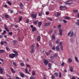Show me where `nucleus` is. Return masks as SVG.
Instances as JSON below:
<instances>
[{
    "label": "nucleus",
    "mask_w": 79,
    "mask_h": 79,
    "mask_svg": "<svg viewBox=\"0 0 79 79\" xmlns=\"http://www.w3.org/2000/svg\"><path fill=\"white\" fill-rule=\"evenodd\" d=\"M13 52L14 53H15V55H18V52H16L15 51H14Z\"/></svg>",
    "instance_id": "obj_33"
},
{
    "label": "nucleus",
    "mask_w": 79,
    "mask_h": 79,
    "mask_svg": "<svg viewBox=\"0 0 79 79\" xmlns=\"http://www.w3.org/2000/svg\"><path fill=\"white\" fill-rule=\"evenodd\" d=\"M13 42L14 44V45H16V44L17 43V41L16 40H14L13 41Z\"/></svg>",
    "instance_id": "obj_15"
},
{
    "label": "nucleus",
    "mask_w": 79,
    "mask_h": 79,
    "mask_svg": "<svg viewBox=\"0 0 79 79\" xmlns=\"http://www.w3.org/2000/svg\"><path fill=\"white\" fill-rule=\"evenodd\" d=\"M54 74L56 77H58V73L57 72L55 73H54Z\"/></svg>",
    "instance_id": "obj_26"
},
{
    "label": "nucleus",
    "mask_w": 79,
    "mask_h": 79,
    "mask_svg": "<svg viewBox=\"0 0 79 79\" xmlns=\"http://www.w3.org/2000/svg\"><path fill=\"white\" fill-rule=\"evenodd\" d=\"M20 65H21V66H22V67L24 66V64L23 63H21L20 64Z\"/></svg>",
    "instance_id": "obj_45"
},
{
    "label": "nucleus",
    "mask_w": 79,
    "mask_h": 79,
    "mask_svg": "<svg viewBox=\"0 0 79 79\" xmlns=\"http://www.w3.org/2000/svg\"><path fill=\"white\" fill-rule=\"evenodd\" d=\"M66 8V6H60V10H61V11H62V10H63V8Z\"/></svg>",
    "instance_id": "obj_5"
},
{
    "label": "nucleus",
    "mask_w": 79,
    "mask_h": 79,
    "mask_svg": "<svg viewBox=\"0 0 79 79\" xmlns=\"http://www.w3.org/2000/svg\"><path fill=\"white\" fill-rule=\"evenodd\" d=\"M10 70L12 73H15V71L13 68H10Z\"/></svg>",
    "instance_id": "obj_8"
},
{
    "label": "nucleus",
    "mask_w": 79,
    "mask_h": 79,
    "mask_svg": "<svg viewBox=\"0 0 79 79\" xmlns=\"http://www.w3.org/2000/svg\"><path fill=\"white\" fill-rule=\"evenodd\" d=\"M10 13H13V10H11L10 11Z\"/></svg>",
    "instance_id": "obj_62"
},
{
    "label": "nucleus",
    "mask_w": 79,
    "mask_h": 79,
    "mask_svg": "<svg viewBox=\"0 0 79 79\" xmlns=\"http://www.w3.org/2000/svg\"><path fill=\"white\" fill-rule=\"evenodd\" d=\"M75 59L77 62H79V60H78L77 58L76 57H75Z\"/></svg>",
    "instance_id": "obj_29"
},
{
    "label": "nucleus",
    "mask_w": 79,
    "mask_h": 79,
    "mask_svg": "<svg viewBox=\"0 0 79 79\" xmlns=\"http://www.w3.org/2000/svg\"><path fill=\"white\" fill-rule=\"evenodd\" d=\"M31 16L33 18H34V19H35V18H36V17H37V15L34 14H31Z\"/></svg>",
    "instance_id": "obj_4"
},
{
    "label": "nucleus",
    "mask_w": 79,
    "mask_h": 79,
    "mask_svg": "<svg viewBox=\"0 0 79 79\" xmlns=\"http://www.w3.org/2000/svg\"><path fill=\"white\" fill-rule=\"evenodd\" d=\"M57 15H56V17H58V16H60L61 15V14L59 12H57Z\"/></svg>",
    "instance_id": "obj_11"
},
{
    "label": "nucleus",
    "mask_w": 79,
    "mask_h": 79,
    "mask_svg": "<svg viewBox=\"0 0 79 79\" xmlns=\"http://www.w3.org/2000/svg\"><path fill=\"white\" fill-rule=\"evenodd\" d=\"M48 19H49V21H52V19H51V18L50 17H48Z\"/></svg>",
    "instance_id": "obj_41"
},
{
    "label": "nucleus",
    "mask_w": 79,
    "mask_h": 79,
    "mask_svg": "<svg viewBox=\"0 0 79 79\" xmlns=\"http://www.w3.org/2000/svg\"><path fill=\"white\" fill-rule=\"evenodd\" d=\"M76 24H77V26H79V23L78 22H77L76 23Z\"/></svg>",
    "instance_id": "obj_60"
},
{
    "label": "nucleus",
    "mask_w": 79,
    "mask_h": 79,
    "mask_svg": "<svg viewBox=\"0 0 79 79\" xmlns=\"http://www.w3.org/2000/svg\"><path fill=\"white\" fill-rule=\"evenodd\" d=\"M59 35H62V30L61 29H60L59 30Z\"/></svg>",
    "instance_id": "obj_10"
},
{
    "label": "nucleus",
    "mask_w": 79,
    "mask_h": 79,
    "mask_svg": "<svg viewBox=\"0 0 79 79\" xmlns=\"http://www.w3.org/2000/svg\"><path fill=\"white\" fill-rule=\"evenodd\" d=\"M52 40H54V39H55V36L54 35H52Z\"/></svg>",
    "instance_id": "obj_23"
},
{
    "label": "nucleus",
    "mask_w": 79,
    "mask_h": 79,
    "mask_svg": "<svg viewBox=\"0 0 79 79\" xmlns=\"http://www.w3.org/2000/svg\"><path fill=\"white\" fill-rule=\"evenodd\" d=\"M65 5H70V3L66 2V3H65Z\"/></svg>",
    "instance_id": "obj_58"
},
{
    "label": "nucleus",
    "mask_w": 79,
    "mask_h": 79,
    "mask_svg": "<svg viewBox=\"0 0 79 79\" xmlns=\"http://www.w3.org/2000/svg\"><path fill=\"white\" fill-rule=\"evenodd\" d=\"M61 73L60 72L59 77H60V78H61Z\"/></svg>",
    "instance_id": "obj_43"
},
{
    "label": "nucleus",
    "mask_w": 79,
    "mask_h": 79,
    "mask_svg": "<svg viewBox=\"0 0 79 79\" xmlns=\"http://www.w3.org/2000/svg\"><path fill=\"white\" fill-rule=\"evenodd\" d=\"M15 79H19V77H16Z\"/></svg>",
    "instance_id": "obj_64"
},
{
    "label": "nucleus",
    "mask_w": 79,
    "mask_h": 79,
    "mask_svg": "<svg viewBox=\"0 0 79 79\" xmlns=\"http://www.w3.org/2000/svg\"><path fill=\"white\" fill-rule=\"evenodd\" d=\"M72 60H71V58H69V63H71L72 62Z\"/></svg>",
    "instance_id": "obj_22"
},
{
    "label": "nucleus",
    "mask_w": 79,
    "mask_h": 79,
    "mask_svg": "<svg viewBox=\"0 0 79 79\" xmlns=\"http://www.w3.org/2000/svg\"><path fill=\"white\" fill-rule=\"evenodd\" d=\"M45 53L47 56H48V55H50V53H49V52L46 51L45 52Z\"/></svg>",
    "instance_id": "obj_20"
},
{
    "label": "nucleus",
    "mask_w": 79,
    "mask_h": 79,
    "mask_svg": "<svg viewBox=\"0 0 79 79\" xmlns=\"http://www.w3.org/2000/svg\"><path fill=\"white\" fill-rule=\"evenodd\" d=\"M49 61L51 62V63H54V61H53V60L52 59H49Z\"/></svg>",
    "instance_id": "obj_31"
},
{
    "label": "nucleus",
    "mask_w": 79,
    "mask_h": 79,
    "mask_svg": "<svg viewBox=\"0 0 79 79\" xmlns=\"http://www.w3.org/2000/svg\"><path fill=\"white\" fill-rule=\"evenodd\" d=\"M5 29L7 32H9V30L8 29V27H6Z\"/></svg>",
    "instance_id": "obj_40"
},
{
    "label": "nucleus",
    "mask_w": 79,
    "mask_h": 79,
    "mask_svg": "<svg viewBox=\"0 0 79 79\" xmlns=\"http://www.w3.org/2000/svg\"><path fill=\"white\" fill-rule=\"evenodd\" d=\"M60 50L62 51V50H63V46H61L60 47Z\"/></svg>",
    "instance_id": "obj_53"
},
{
    "label": "nucleus",
    "mask_w": 79,
    "mask_h": 79,
    "mask_svg": "<svg viewBox=\"0 0 79 79\" xmlns=\"http://www.w3.org/2000/svg\"><path fill=\"white\" fill-rule=\"evenodd\" d=\"M72 79H76V77H72Z\"/></svg>",
    "instance_id": "obj_63"
},
{
    "label": "nucleus",
    "mask_w": 79,
    "mask_h": 79,
    "mask_svg": "<svg viewBox=\"0 0 79 79\" xmlns=\"http://www.w3.org/2000/svg\"><path fill=\"white\" fill-rule=\"evenodd\" d=\"M30 79H35V77L33 76H31L30 77Z\"/></svg>",
    "instance_id": "obj_32"
},
{
    "label": "nucleus",
    "mask_w": 79,
    "mask_h": 79,
    "mask_svg": "<svg viewBox=\"0 0 79 79\" xmlns=\"http://www.w3.org/2000/svg\"><path fill=\"white\" fill-rule=\"evenodd\" d=\"M63 21L64 23L65 24V23H66L67 22V21L66 20H63Z\"/></svg>",
    "instance_id": "obj_54"
},
{
    "label": "nucleus",
    "mask_w": 79,
    "mask_h": 79,
    "mask_svg": "<svg viewBox=\"0 0 79 79\" xmlns=\"http://www.w3.org/2000/svg\"><path fill=\"white\" fill-rule=\"evenodd\" d=\"M61 66H64V63L63 62L61 64Z\"/></svg>",
    "instance_id": "obj_52"
},
{
    "label": "nucleus",
    "mask_w": 79,
    "mask_h": 79,
    "mask_svg": "<svg viewBox=\"0 0 79 79\" xmlns=\"http://www.w3.org/2000/svg\"><path fill=\"white\" fill-rule=\"evenodd\" d=\"M37 40L38 41H40V36H38L37 38Z\"/></svg>",
    "instance_id": "obj_13"
},
{
    "label": "nucleus",
    "mask_w": 79,
    "mask_h": 79,
    "mask_svg": "<svg viewBox=\"0 0 79 79\" xmlns=\"http://www.w3.org/2000/svg\"><path fill=\"white\" fill-rule=\"evenodd\" d=\"M20 76L22 77H24V74L23 73H20Z\"/></svg>",
    "instance_id": "obj_17"
},
{
    "label": "nucleus",
    "mask_w": 79,
    "mask_h": 79,
    "mask_svg": "<svg viewBox=\"0 0 79 79\" xmlns=\"http://www.w3.org/2000/svg\"><path fill=\"white\" fill-rule=\"evenodd\" d=\"M23 19V17L22 16H20V18H19V21L20 22Z\"/></svg>",
    "instance_id": "obj_30"
},
{
    "label": "nucleus",
    "mask_w": 79,
    "mask_h": 79,
    "mask_svg": "<svg viewBox=\"0 0 79 79\" xmlns=\"http://www.w3.org/2000/svg\"><path fill=\"white\" fill-rule=\"evenodd\" d=\"M26 67H29V68H31V67H30V65L29 64H26Z\"/></svg>",
    "instance_id": "obj_44"
},
{
    "label": "nucleus",
    "mask_w": 79,
    "mask_h": 79,
    "mask_svg": "<svg viewBox=\"0 0 79 79\" xmlns=\"http://www.w3.org/2000/svg\"><path fill=\"white\" fill-rule=\"evenodd\" d=\"M36 30H37V28H36V27H33L32 28V32H34V31H36Z\"/></svg>",
    "instance_id": "obj_9"
},
{
    "label": "nucleus",
    "mask_w": 79,
    "mask_h": 79,
    "mask_svg": "<svg viewBox=\"0 0 79 79\" xmlns=\"http://www.w3.org/2000/svg\"><path fill=\"white\" fill-rule=\"evenodd\" d=\"M34 45H32L31 46L30 52L31 53H34Z\"/></svg>",
    "instance_id": "obj_1"
},
{
    "label": "nucleus",
    "mask_w": 79,
    "mask_h": 79,
    "mask_svg": "<svg viewBox=\"0 0 79 79\" xmlns=\"http://www.w3.org/2000/svg\"><path fill=\"white\" fill-rule=\"evenodd\" d=\"M71 31H70L69 33L68 34V36H69L70 34H71Z\"/></svg>",
    "instance_id": "obj_46"
},
{
    "label": "nucleus",
    "mask_w": 79,
    "mask_h": 79,
    "mask_svg": "<svg viewBox=\"0 0 79 79\" xmlns=\"http://www.w3.org/2000/svg\"><path fill=\"white\" fill-rule=\"evenodd\" d=\"M51 78L52 79H55V76L54 75H52L51 76Z\"/></svg>",
    "instance_id": "obj_49"
},
{
    "label": "nucleus",
    "mask_w": 79,
    "mask_h": 79,
    "mask_svg": "<svg viewBox=\"0 0 79 79\" xmlns=\"http://www.w3.org/2000/svg\"><path fill=\"white\" fill-rule=\"evenodd\" d=\"M20 6H23V3L21 2H20Z\"/></svg>",
    "instance_id": "obj_51"
},
{
    "label": "nucleus",
    "mask_w": 79,
    "mask_h": 79,
    "mask_svg": "<svg viewBox=\"0 0 79 79\" xmlns=\"http://www.w3.org/2000/svg\"><path fill=\"white\" fill-rule=\"evenodd\" d=\"M48 67H49V68H51L52 67V65H51V64L49 63L48 64Z\"/></svg>",
    "instance_id": "obj_50"
},
{
    "label": "nucleus",
    "mask_w": 79,
    "mask_h": 79,
    "mask_svg": "<svg viewBox=\"0 0 79 79\" xmlns=\"http://www.w3.org/2000/svg\"><path fill=\"white\" fill-rule=\"evenodd\" d=\"M52 50H55V47H53L52 48Z\"/></svg>",
    "instance_id": "obj_56"
},
{
    "label": "nucleus",
    "mask_w": 79,
    "mask_h": 79,
    "mask_svg": "<svg viewBox=\"0 0 79 79\" xmlns=\"http://www.w3.org/2000/svg\"><path fill=\"white\" fill-rule=\"evenodd\" d=\"M3 43H4V44H8V43H7V42L6 41H4Z\"/></svg>",
    "instance_id": "obj_61"
},
{
    "label": "nucleus",
    "mask_w": 79,
    "mask_h": 79,
    "mask_svg": "<svg viewBox=\"0 0 79 79\" xmlns=\"http://www.w3.org/2000/svg\"><path fill=\"white\" fill-rule=\"evenodd\" d=\"M37 23H39V21L38 20H36V21H34L33 23L35 25H37Z\"/></svg>",
    "instance_id": "obj_19"
},
{
    "label": "nucleus",
    "mask_w": 79,
    "mask_h": 79,
    "mask_svg": "<svg viewBox=\"0 0 79 79\" xmlns=\"http://www.w3.org/2000/svg\"><path fill=\"white\" fill-rule=\"evenodd\" d=\"M44 63L45 65H47L48 64V61L47 60L45 59L44 61Z\"/></svg>",
    "instance_id": "obj_3"
},
{
    "label": "nucleus",
    "mask_w": 79,
    "mask_h": 79,
    "mask_svg": "<svg viewBox=\"0 0 79 79\" xmlns=\"http://www.w3.org/2000/svg\"><path fill=\"white\" fill-rule=\"evenodd\" d=\"M53 56L54 58H56V57H57V55L54 54L53 55Z\"/></svg>",
    "instance_id": "obj_47"
},
{
    "label": "nucleus",
    "mask_w": 79,
    "mask_h": 79,
    "mask_svg": "<svg viewBox=\"0 0 79 79\" xmlns=\"http://www.w3.org/2000/svg\"><path fill=\"white\" fill-rule=\"evenodd\" d=\"M6 31L4 30L2 33V35H5V34H6Z\"/></svg>",
    "instance_id": "obj_21"
},
{
    "label": "nucleus",
    "mask_w": 79,
    "mask_h": 79,
    "mask_svg": "<svg viewBox=\"0 0 79 79\" xmlns=\"http://www.w3.org/2000/svg\"><path fill=\"white\" fill-rule=\"evenodd\" d=\"M61 24L59 25L58 26V29H61Z\"/></svg>",
    "instance_id": "obj_35"
},
{
    "label": "nucleus",
    "mask_w": 79,
    "mask_h": 79,
    "mask_svg": "<svg viewBox=\"0 0 79 79\" xmlns=\"http://www.w3.org/2000/svg\"><path fill=\"white\" fill-rule=\"evenodd\" d=\"M5 18H9V16L8 15H5Z\"/></svg>",
    "instance_id": "obj_34"
},
{
    "label": "nucleus",
    "mask_w": 79,
    "mask_h": 79,
    "mask_svg": "<svg viewBox=\"0 0 79 79\" xmlns=\"http://www.w3.org/2000/svg\"><path fill=\"white\" fill-rule=\"evenodd\" d=\"M53 56H51L50 57V58L51 59H53Z\"/></svg>",
    "instance_id": "obj_59"
},
{
    "label": "nucleus",
    "mask_w": 79,
    "mask_h": 79,
    "mask_svg": "<svg viewBox=\"0 0 79 79\" xmlns=\"http://www.w3.org/2000/svg\"><path fill=\"white\" fill-rule=\"evenodd\" d=\"M38 26H40L42 25V22H38Z\"/></svg>",
    "instance_id": "obj_27"
},
{
    "label": "nucleus",
    "mask_w": 79,
    "mask_h": 79,
    "mask_svg": "<svg viewBox=\"0 0 79 79\" xmlns=\"http://www.w3.org/2000/svg\"><path fill=\"white\" fill-rule=\"evenodd\" d=\"M74 33L73 32H71V34L70 35V37H73V36H74Z\"/></svg>",
    "instance_id": "obj_14"
},
{
    "label": "nucleus",
    "mask_w": 79,
    "mask_h": 79,
    "mask_svg": "<svg viewBox=\"0 0 79 79\" xmlns=\"http://www.w3.org/2000/svg\"><path fill=\"white\" fill-rule=\"evenodd\" d=\"M4 52V50H0V53H3Z\"/></svg>",
    "instance_id": "obj_37"
},
{
    "label": "nucleus",
    "mask_w": 79,
    "mask_h": 79,
    "mask_svg": "<svg viewBox=\"0 0 79 79\" xmlns=\"http://www.w3.org/2000/svg\"><path fill=\"white\" fill-rule=\"evenodd\" d=\"M70 72H73V67H70Z\"/></svg>",
    "instance_id": "obj_16"
},
{
    "label": "nucleus",
    "mask_w": 79,
    "mask_h": 79,
    "mask_svg": "<svg viewBox=\"0 0 79 79\" xmlns=\"http://www.w3.org/2000/svg\"><path fill=\"white\" fill-rule=\"evenodd\" d=\"M32 75L34 76H35V72L33 71H32V73H31Z\"/></svg>",
    "instance_id": "obj_18"
},
{
    "label": "nucleus",
    "mask_w": 79,
    "mask_h": 79,
    "mask_svg": "<svg viewBox=\"0 0 79 79\" xmlns=\"http://www.w3.org/2000/svg\"><path fill=\"white\" fill-rule=\"evenodd\" d=\"M4 27L5 28V29L6 27H7V26H6V24H5L4 25Z\"/></svg>",
    "instance_id": "obj_57"
},
{
    "label": "nucleus",
    "mask_w": 79,
    "mask_h": 79,
    "mask_svg": "<svg viewBox=\"0 0 79 79\" xmlns=\"http://www.w3.org/2000/svg\"><path fill=\"white\" fill-rule=\"evenodd\" d=\"M7 3L9 5H11V3L10 2V1H8Z\"/></svg>",
    "instance_id": "obj_42"
},
{
    "label": "nucleus",
    "mask_w": 79,
    "mask_h": 79,
    "mask_svg": "<svg viewBox=\"0 0 79 79\" xmlns=\"http://www.w3.org/2000/svg\"><path fill=\"white\" fill-rule=\"evenodd\" d=\"M9 57L11 58H15L16 55H15V54H9Z\"/></svg>",
    "instance_id": "obj_2"
},
{
    "label": "nucleus",
    "mask_w": 79,
    "mask_h": 79,
    "mask_svg": "<svg viewBox=\"0 0 79 79\" xmlns=\"http://www.w3.org/2000/svg\"><path fill=\"white\" fill-rule=\"evenodd\" d=\"M59 45L60 46V47L62 46V42H60L59 44Z\"/></svg>",
    "instance_id": "obj_38"
},
{
    "label": "nucleus",
    "mask_w": 79,
    "mask_h": 79,
    "mask_svg": "<svg viewBox=\"0 0 79 79\" xmlns=\"http://www.w3.org/2000/svg\"><path fill=\"white\" fill-rule=\"evenodd\" d=\"M49 45L50 46V47L52 48V43H49Z\"/></svg>",
    "instance_id": "obj_48"
},
{
    "label": "nucleus",
    "mask_w": 79,
    "mask_h": 79,
    "mask_svg": "<svg viewBox=\"0 0 79 79\" xmlns=\"http://www.w3.org/2000/svg\"><path fill=\"white\" fill-rule=\"evenodd\" d=\"M3 69L0 68V74H2L3 73Z\"/></svg>",
    "instance_id": "obj_7"
},
{
    "label": "nucleus",
    "mask_w": 79,
    "mask_h": 79,
    "mask_svg": "<svg viewBox=\"0 0 79 79\" xmlns=\"http://www.w3.org/2000/svg\"><path fill=\"white\" fill-rule=\"evenodd\" d=\"M60 46L59 45L57 46L56 48V49L57 51H59L60 50V48H59Z\"/></svg>",
    "instance_id": "obj_12"
},
{
    "label": "nucleus",
    "mask_w": 79,
    "mask_h": 79,
    "mask_svg": "<svg viewBox=\"0 0 79 79\" xmlns=\"http://www.w3.org/2000/svg\"><path fill=\"white\" fill-rule=\"evenodd\" d=\"M8 34L9 35H13V32H8Z\"/></svg>",
    "instance_id": "obj_24"
},
{
    "label": "nucleus",
    "mask_w": 79,
    "mask_h": 79,
    "mask_svg": "<svg viewBox=\"0 0 79 79\" xmlns=\"http://www.w3.org/2000/svg\"><path fill=\"white\" fill-rule=\"evenodd\" d=\"M73 12H74V13H76L78 11V10H73Z\"/></svg>",
    "instance_id": "obj_39"
},
{
    "label": "nucleus",
    "mask_w": 79,
    "mask_h": 79,
    "mask_svg": "<svg viewBox=\"0 0 79 79\" xmlns=\"http://www.w3.org/2000/svg\"><path fill=\"white\" fill-rule=\"evenodd\" d=\"M46 15H49V12H46Z\"/></svg>",
    "instance_id": "obj_55"
},
{
    "label": "nucleus",
    "mask_w": 79,
    "mask_h": 79,
    "mask_svg": "<svg viewBox=\"0 0 79 79\" xmlns=\"http://www.w3.org/2000/svg\"><path fill=\"white\" fill-rule=\"evenodd\" d=\"M65 19H67V20H69V19H70V18L69 16H68V17H67V16L65 17Z\"/></svg>",
    "instance_id": "obj_25"
},
{
    "label": "nucleus",
    "mask_w": 79,
    "mask_h": 79,
    "mask_svg": "<svg viewBox=\"0 0 79 79\" xmlns=\"http://www.w3.org/2000/svg\"><path fill=\"white\" fill-rule=\"evenodd\" d=\"M12 64H13V65L15 66V67H16L17 66V64H16L15 62H13Z\"/></svg>",
    "instance_id": "obj_28"
},
{
    "label": "nucleus",
    "mask_w": 79,
    "mask_h": 79,
    "mask_svg": "<svg viewBox=\"0 0 79 79\" xmlns=\"http://www.w3.org/2000/svg\"><path fill=\"white\" fill-rule=\"evenodd\" d=\"M50 24H51V23H46L44 24V27H46V26H50Z\"/></svg>",
    "instance_id": "obj_6"
},
{
    "label": "nucleus",
    "mask_w": 79,
    "mask_h": 79,
    "mask_svg": "<svg viewBox=\"0 0 79 79\" xmlns=\"http://www.w3.org/2000/svg\"><path fill=\"white\" fill-rule=\"evenodd\" d=\"M25 72H26L27 74V73L29 72H28V70L27 69V68L25 69Z\"/></svg>",
    "instance_id": "obj_36"
}]
</instances>
